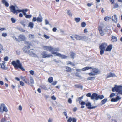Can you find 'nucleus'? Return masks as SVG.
Wrapping results in <instances>:
<instances>
[{
    "label": "nucleus",
    "mask_w": 122,
    "mask_h": 122,
    "mask_svg": "<svg viewBox=\"0 0 122 122\" xmlns=\"http://www.w3.org/2000/svg\"><path fill=\"white\" fill-rule=\"evenodd\" d=\"M98 100L99 99H102L104 97L103 95H98Z\"/></svg>",
    "instance_id": "nucleus-39"
},
{
    "label": "nucleus",
    "mask_w": 122,
    "mask_h": 122,
    "mask_svg": "<svg viewBox=\"0 0 122 122\" xmlns=\"http://www.w3.org/2000/svg\"><path fill=\"white\" fill-rule=\"evenodd\" d=\"M30 85L31 84V85H32L34 83V81L33 80V78L31 77H30Z\"/></svg>",
    "instance_id": "nucleus-31"
},
{
    "label": "nucleus",
    "mask_w": 122,
    "mask_h": 122,
    "mask_svg": "<svg viewBox=\"0 0 122 122\" xmlns=\"http://www.w3.org/2000/svg\"><path fill=\"white\" fill-rule=\"evenodd\" d=\"M80 103L81 105H84L85 104L84 102L82 101H80L79 102Z\"/></svg>",
    "instance_id": "nucleus-61"
},
{
    "label": "nucleus",
    "mask_w": 122,
    "mask_h": 122,
    "mask_svg": "<svg viewBox=\"0 0 122 122\" xmlns=\"http://www.w3.org/2000/svg\"><path fill=\"white\" fill-rule=\"evenodd\" d=\"M121 97L119 96H117L115 98H112L111 100V102H116L118 101L120 99Z\"/></svg>",
    "instance_id": "nucleus-23"
},
{
    "label": "nucleus",
    "mask_w": 122,
    "mask_h": 122,
    "mask_svg": "<svg viewBox=\"0 0 122 122\" xmlns=\"http://www.w3.org/2000/svg\"><path fill=\"white\" fill-rule=\"evenodd\" d=\"M107 46V43H103L99 46V48L100 50H103L105 51L106 47Z\"/></svg>",
    "instance_id": "nucleus-11"
},
{
    "label": "nucleus",
    "mask_w": 122,
    "mask_h": 122,
    "mask_svg": "<svg viewBox=\"0 0 122 122\" xmlns=\"http://www.w3.org/2000/svg\"><path fill=\"white\" fill-rule=\"evenodd\" d=\"M66 69L67 71L68 72H71V69L70 67H66Z\"/></svg>",
    "instance_id": "nucleus-46"
},
{
    "label": "nucleus",
    "mask_w": 122,
    "mask_h": 122,
    "mask_svg": "<svg viewBox=\"0 0 122 122\" xmlns=\"http://www.w3.org/2000/svg\"><path fill=\"white\" fill-rule=\"evenodd\" d=\"M111 19L114 23H117V18L116 14H114L111 17Z\"/></svg>",
    "instance_id": "nucleus-13"
},
{
    "label": "nucleus",
    "mask_w": 122,
    "mask_h": 122,
    "mask_svg": "<svg viewBox=\"0 0 122 122\" xmlns=\"http://www.w3.org/2000/svg\"><path fill=\"white\" fill-rule=\"evenodd\" d=\"M11 20L12 21V22L13 23H15L16 21V19H15L13 18H11Z\"/></svg>",
    "instance_id": "nucleus-45"
},
{
    "label": "nucleus",
    "mask_w": 122,
    "mask_h": 122,
    "mask_svg": "<svg viewBox=\"0 0 122 122\" xmlns=\"http://www.w3.org/2000/svg\"><path fill=\"white\" fill-rule=\"evenodd\" d=\"M111 40L113 42H116L117 41V38L115 36H112Z\"/></svg>",
    "instance_id": "nucleus-25"
},
{
    "label": "nucleus",
    "mask_w": 122,
    "mask_h": 122,
    "mask_svg": "<svg viewBox=\"0 0 122 122\" xmlns=\"http://www.w3.org/2000/svg\"><path fill=\"white\" fill-rule=\"evenodd\" d=\"M91 68H92V67L88 66L83 68L82 69V70L84 71H85L89 69H90Z\"/></svg>",
    "instance_id": "nucleus-29"
},
{
    "label": "nucleus",
    "mask_w": 122,
    "mask_h": 122,
    "mask_svg": "<svg viewBox=\"0 0 122 122\" xmlns=\"http://www.w3.org/2000/svg\"><path fill=\"white\" fill-rule=\"evenodd\" d=\"M92 68L90 69L92 70L91 71V72L87 74L89 76H95L99 73V71L98 69L96 68L92 67Z\"/></svg>",
    "instance_id": "nucleus-5"
},
{
    "label": "nucleus",
    "mask_w": 122,
    "mask_h": 122,
    "mask_svg": "<svg viewBox=\"0 0 122 122\" xmlns=\"http://www.w3.org/2000/svg\"><path fill=\"white\" fill-rule=\"evenodd\" d=\"M71 38L73 40H74V39H75L76 35H73L71 36H70Z\"/></svg>",
    "instance_id": "nucleus-47"
},
{
    "label": "nucleus",
    "mask_w": 122,
    "mask_h": 122,
    "mask_svg": "<svg viewBox=\"0 0 122 122\" xmlns=\"http://www.w3.org/2000/svg\"><path fill=\"white\" fill-rule=\"evenodd\" d=\"M95 77H91L87 78V80H94L95 79Z\"/></svg>",
    "instance_id": "nucleus-43"
},
{
    "label": "nucleus",
    "mask_w": 122,
    "mask_h": 122,
    "mask_svg": "<svg viewBox=\"0 0 122 122\" xmlns=\"http://www.w3.org/2000/svg\"><path fill=\"white\" fill-rule=\"evenodd\" d=\"M74 86L75 88H80L82 89L83 87L82 86L79 84L75 85Z\"/></svg>",
    "instance_id": "nucleus-32"
},
{
    "label": "nucleus",
    "mask_w": 122,
    "mask_h": 122,
    "mask_svg": "<svg viewBox=\"0 0 122 122\" xmlns=\"http://www.w3.org/2000/svg\"><path fill=\"white\" fill-rule=\"evenodd\" d=\"M57 56L60 57L62 59H66L68 57V56H66L65 55H62L60 53L57 54Z\"/></svg>",
    "instance_id": "nucleus-20"
},
{
    "label": "nucleus",
    "mask_w": 122,
    "mask_h": 122,
    "mask_svg": "<svg viewBox=\"0 0 122 122\" xmlns=\"http://www.w3.org/2000/svg\"><path fill=\"white\" fill-rule=\"evenodd\" d=\"M41 55L43 58H49L53 56L52 55L50 54H48L46 51L43 52L42 53Z\"/></svg>",
    "instance_id": "nucleus-9"
},
{
    "label": "nucleus",
    "mask_w": 122,
    "mask_h": 122,
    "mask_svg": "<svg viewBox=\"0 0 122 122\" xmlns=\"http://www.w3.org/2000/svg\"><path fill=\"white\" fill-rule=\"evenodd\" d=\"M48 81L50 83H51L53 81V78L52 77H50L48 79Z\"/></svg>",
    "instance_id": "nucleus-41"
},
{
    "label": "nucleus",
    "mask_w": 122,
    "mask_h": 122,
    "mask_svg": "<svg viewBox=\"0 0 122 122\" xmlns=\"http://www.w3.org/2000/svg\"><path fill=\"white\" fill-rule=\"evenodd\" d=\"M98 30L101 35L102 36H103L105 34L104 30H105V31H107V30L104 28L102 25H101L99 26L98 28Z\"/></svg>",
    "instance_id": "nucleus-7"
},
{
    "label": "nucleus",
    "mask_w": 122,
    "mask_h": 122,
    "mask_svg": "<svg viewBox=\"0 0 122 122\" xmlns=\"http://www.w3.org/2000/svg\"><path fill=\"white\" fill-rule=\"evenodd\" d=\"M20 78L27 84H30L29 82L28 81L27 79L26 78L25 76L23 77L22 76H21L20 77Z\"/></svg>",
    "instance_id": "nucleus-16"
},
{
    "label": "nucleus",
    "mask_w": 122,
    "mask_h": 122,
    "mask_svg": "<svg viewBox=\"0 0 122 122\" xmlns=\"http://www.w3.org/2000/svg\"><path fill=\"white\" fill-rule=\"evenodd\" d=\"M34 24L32 22H30L28 25V27H29L30 29H32L33 27Z\"/></svg>",
    "instance_id": "nucleus-27"
},
{
    "label": "nucleus",
    "mask_w": 122,
    "mask_h": 122,
    "mask_svg": "<svg viewBox=\"0 0 122 122\" xmlns=\"http://www.w3.org/2000/svg\"><path fill=\"white\" fill-rule=\"evenodd\" d=\"M11 64L15 68H19L23 71H25V69L22 67L21 63L20 62L19 60L13 61Z\"/></svg>",
    "instance_id": "nucleus-2"
},
{
    "label": "nucleus",
    "mask_w": 122,
    "mask_h": 122,
    "mask_svg": "<svg viewBox=\"0 0 122 122\" xmlns=\"http://www.w3.org/2000/svg\"><path fill=\"white\" fill-rule=\"evenodd\" d=\"M83 36H80L78 35H76L75 39L77 40H82Z\"/></svg>",
    "instance_id": "nucleus-24"
},
{
    "label": "nucleus",
    "mask_w": 122,
    "mask_h": 122,
    "mask_svg": "<svg viewBox=\"0 0 122 122\" xmlns=\"http://www.w3.org/2000/svg\"><path fill=\"white\" fill-rule=\"evenodd\" d=\"M28 37L29 39H31L34 38L35 37V36L34 35L30 34L28 35Z\"/></svg>",
    "instance_id": "nucleus-35"
},
{
    "label": "nucleus",
    "mask_w": 122,
    "mask_h": 122,
    "mask_svg": "<svg viewBox=\"0 0 122 122\" xmlns=\"http://www.w3.org/2000/svg\"><path fill=\"white\" fill-rule=\"evenodd\" d=\"M20 85L22 86H24L25 85L24 83L22 81H20Z\"/></svg>",
    "instance_id": "nucleus-51"
},
{
    "label": "nucleus",
    "mask_w": 122,
    "mask_h": 122,
    "mask_svg": "<svg viewBox=\"0 0 122 122\" xmlns=\"http://www.w3.org/2000/svg\"><path fill=\"white\" fill-rule=\"evenodd\" d=\"M74 20L77 23H78L80 22L81 20V19L79 17L75 18L74 19Z\"/></svg>",
    "instance_id": "nucleus-30"
},
{
    "label": "nucleus",
    "mask_w": 122,
    "mask_h": 122,
    "mask_svg": "<svg viewBox=\"0 0 122 122\" xmlns=\"http://www.w3.org/2000/svg\"><path fill=\"white\" fill-rule=\"evenodd\" d=\"M25 37L22 35H20L18 36V39L21 41H24L25 39Z\"/></svg>",
    "instance_id": "nucleus-21"
},
{
    "label": "nucleus",
    "mask_w": 122,
    "mask_h": 122,
    "mask_svg": "<svg viewBox=\"0 0 122 122\" xmlns=\"http://www.w3.org/2000/svg\"><path fill=\"white\" fill-rule=\"evenodd\" d=\"M68 102L70 104H71L72 103V100L71 98L68 99Z\"/></svg>",
    "instance_id": "nucleus-50"
},
{
    "label": "nucleus",
    "mask_w": 122,
    "mask_h": 122,
    "mask_svg": "<svg viewBox=\"0 0 122 122\" xmlns=\"http://www.w3.org/2000/svg\"><path fill=\"white\" fill-rule=\"evenodd\" d=\"M116 76L115 74L112 72H110L107 75V78H108L110 77H116Z\"/></svg>",
    "instance_id": "nucleus-17"
},
{
    "label": "nucleus",
    "mask_w": 122,
    "mask_h": 122,
    "mask_svg": "<svg viewBox=\"0 0 122 122\" xmlns=\"http://www.w3.org/2000/svg\"><path fill=\"white\" fill-rule=\"evenodd\" d=\"M70 56L71 58L73 59L75 57V54L74 53L71 52L70 53Z\"/></svg>",
    "instance_id": "nucleus-33"
},
{
    "label": "nucleus",
    "mask_w": 122,
    "mask_h": 122,
    "mask_svg": "<svg viewBox=\"0 0 122 122\" xmlns=\"http://www.w3.org/2000/svg\"><path fill=\"white\" fill-rule=\"evenodd\" d=\"M57 30V28L56 27L53 28L52 29V31H53L55 32Z\"/></svg>",
    "instance_id": "nucleus-62"
},
{
    "label": "nucleus",
    "mask_w": 122,
    "mask_h": 122,
    "mask_svg": "<svg viewBox=\"0 0 122 122\" xmlns=\"http://www.w3.org/2000/svg\"><path fill=\"white\" fill-rule=\"evenodd\" d=\"M110 17L107 16L105 17L104 20L106 21H108L111 19Z\"/></svg>",
    "instance_id": "nucleus-36"
},
{
    "label": "nucleus",
    "mask_w": 122,
    "mask_h": 122,
    "mask_svg": "<svg viewBox=\"0 0 122 122\" xmlns=\"http://www.w3.org/2000/svg\"><path fill=\"white\" fill-rule=\"evenodd\" d=\"M72 121L73 122H76V119L75 118H72Z\"/></svg>",
    "instance_id": "nucleus-64"
},
{
    "label": "nucleus",
    "mask_w": 122,
    "mask_h": 122,
    "mask_svg": "<svg viewBox=\"0 0 122 122\" xmlns=\"http://www.w3.org/2000/svg\"><path fill=\"white\" fill-rule=\"evenodd\" d=\"M115 95V94L114 93H112L110 96V97L112 98Z\"/></svg>",
    "instance_id": "nucleus-60"
},
{
    "label": "nucleus",
    "mask_w": 122,
    "mask_h": 122,
    "mask_svg": "<svg viewBox=\"0 0 122 122\" xmlns=\"http://www.w3.org/2000/svg\"><path fill=\"white\" fill-rule=\"evenodd\" d=\"M98 95L97 94L93 93L91 97V98L92 99L97 100H98Z\"/></svg>",
    "instance_id": "nucleus-18"
},
{
    "label": "nucleus",
    "mask_w": 122,
    "mask_h": 122,
    "mask_svg": "<svg viewBox=\"0 0 122 122\" xmlns=\"http://www.w3.org/2000/svg\"><path fill=\"white\" fill-rule=\"evenodd\" d=\"M43 36L47 39H49L50 38V37L49 36L45 34Z\"/></svg>",
    "instance_id": "nucleus-48"
},
{
    "label": "nucleus",
    "mask_w": 122,
    "mask_h": 122,
    "mask_svg": "<svg viewBox=\"0 0 122 122\" xmlns=\"http://www.w3.org/2000/svg\"><path fill=\"white\" fill-rule=\"evenodd\" d=\"M11 12L14 14H16L17 15L18 13L21 12L22 9L21 10L19 9L18 7L16 6H14L12 5L9 7Z\"/></svg>",
    "instance_id": "nucleus-4"
},
{
    "label": "nucleus",
    "mask_w": 122,
    "mask_h": 122,
    "mask_svg": "<svg viewBox=\"0 0 122 122\" xmlns=\"http://www.w3.org/2000/svg\"><path fill=\"white\" fill-rule=\"evenodd\" d=\"M18 109L20 111L22 110V106L20 105H19L18 106Z\"/></svg>",
    "instance_id": "nucleus-57"
},
{
    "label": "nucleus",
    "mask_w": 122,
    "mask_h": 122,
    "mask_svg": "<svg viewBox=\"0 0 122 122\" xmlns=\"http://www.w3.org/2000/svg\"><path fill=\"white\" fill-rule=\"evenodd\" d=\"M43 49L45 50L49 51L51 52V51L53 49V47L51 46H45L43 47Z\"/></svg>",
    "instance_id": "nucleus-12"
},
{
    "label": "nucleus",
    "mask_w": 122,
    "mask_h": 122,
    "mask_svg": "<svg viewBox=\"0 0 122 122\" xmlns=\"http://www.w3.org/2000/svg\"><path fill=\"white\" fill-rule=\"evenodd\" d=\"M8 59V57L7 56H6L4 58V60L5 61H7Z\"/></svg>",
    "instance_id": "nucleus-58"
},
{
    "label": "nucleus",
    "mask_w": 122,
    "mask_h": 122,
    "mask_svg": "<svg viewBox=\"0 0 122 122\" xmlns=\"http://www.w3.org/2000/svg\"><path fill=\"white\" fill-rule=\"evenodd\" d=\"M0 111L1 113H3L4 112H7L8 111L7 107L4 103H2L0 105Z\"/></svg>",
    "instance_id": "nucleus-6"
},
{
    "label": "nucleus",
    "mask_w": 122,
    "mask_h": 122,
    "mask_svg": "<svg viewBox=\"0 0 122 122\" xmlns=\"http://www.w3.org/2000/svg\"><path fill=\"white\" fill-rule=\"evenodd\" d=\"M86 106L88 108L90 109H92L95 108L96 107H93L89 102L86 103Z\"/></svg>",
    "instance_id": "nucleus-19"
},
{
    "label": "nucleus",
    "mask_w": 122,
    "mask_h": 122,
    "mask_svg": "<svg viewBox=\"0 0 122 122\" xmlns=\"http://www.w3.org/2000/svg\"><path fill=\"white\" fill-rule=\"evenodd\" d=\"M93 4L92 3H88L87 4V6L89 7H90Z\"/></svg>",
    "instance_id": "nucleus-63"
},
{
    "label": "nucleus",
    "mask_w": 122,
    "mask_h": 122,
    "mask_svg": "<svg viewBox=\"0 0 122 122\" xmlns=\"http://www.w3.org/2000/svg\"><path fill=\"white\" fill-rule=\"evenodd\" d=\"M45 24L46 25L48 24L49 23V22L48 21V20L46 19L45 20Z\"/></svg>",
    "instance_id": "nucleus-59"
},
{
    "label": "nucleus",
    "mask_w": 122,
    "mask_h": 122,
    "mask_svg": "<svg viewBox=\"0 0 122 122\" xmlns=\"http://www.w3.org/2000/svg\"><path fill=\"white\" fill-rule=\"evenodd\" d=\"M41 87L43 89L45 90H48V89H49V88L48 89L47 87L44 86H41Z\"/></svg>",
    "instance_id": "nucleus-44"
},
{
    "label": "nucleus",
    "mask_w": 122,
    "mask_h": 122,
    "mask_svg": "<svg viewBox=\"0 0 122 122\" xmlns=\"http://www.w3.org/2000/svg\"><path fill=\"white\" fill-rule=\"evenodd\" d=\"M19 30L20 31L24 32H25V31H26L25 30H23V29L21 28H19Z\"/></svg>",
    "instance_id": "nucleus-56"
},
{
    "label": "nucleus",
    "mask_w": 122,
    "mask_h": 122,
    "mask_svg": "<svg viewBox=\"0 0 122 122\" xmlns=\"http://www.w3.org/2000/svg\"><path fill=\"white\" fill-rule=\"evenodd\" d=\"M43 18L41 16L38 17H34L33 18L32 21L33 22H35L37 21L39 22H41L42 21Z\"/></svg>",
    "instance_id": "nucleus-8"
},
{
    "label": "nucleus",
    "mask_w": 122,
    "mask_h": 122,
    "mask_svg": "<svg viewBox=\"0 0 122 122\" xmlns=\"http://www.w3.org/2000/svg\"><path fill=\"white\" fill-rule=\"evenodd\" d=\"M67 13L68 15L70 17H71L72 16V14L69 10H68L67 11Z\"/></svg>",
    "instance_id": "nucleus-34"
},
{
    "label": "nucleus",
    "mask_w": 122,
    "mask_h": 122,
    "mask_svg": "<svg viewBox=\"0 0 122 122\" xmlns=\"http://www.w3.org/2000/svg\"><path fill=\"white\" fill-rule=\"evenodd\" d=\"M119 7L118 4V3H117L114 4V8H116Z\"/></svg>",
    "instance_id": "nucleus-38"
},
{
    "label": "nucleus",
    "mask_w": 122,
    "mask_h": 122,
    "mask_svg": "<svg viewBox=\"0 0 122 122\" xmlns=\"http://www.w3.org/2000/svg\"><path fill=\"white\" fill-rule=\"evenodd\" d=\"M100 51V53L101 55H103L104 54V51L103 50H101Z\"/></svg>",
    "instance_id": "nucleus-55"
},
{
    "label": "nucleus",
    "mask_w": 122,
    "mask_h": 122,
    "mask_svg": "<svg viewBox=\"0 0 122 122\" xmlns=\"http://www.w3.org/2000/svg\"><path fill=\"white\" fill-rule=\"evenodd\" d=\"M67 64H70L73 66H75V64L74 63L70 61L68 62L67 63Z\"/></svg>",
    "instance_id": "nucleus-49"
},
{
    "label": "nucleus",
    "mask_w": 122,
    "mask_h": 122,
    "mask_svg": "<svg viewBox=\"0 0 122 122\" xmlns=\"http://www.w3.org/2000/svg\"><path fill=\"white\" fill-rule=\"evenodd\" d=\"M2 3L4 4L6 7H8L9 4L5 0H3L2 1Z\"/></svg>",
    "instance_id": "nucleus-28"
},
{
    "label": "nucleus",
    "mask_w": 122,
    "mask_h": 122,
    "mask_svg": "<svg viewBox=\"0 0 122 122\" xmlns=\"http://www.w3.org/2000/svg\"><path fill=\"white\" fill-rule=\"evenodd\" d=\"M81 25L82 27H84L86 26V24L85 22H83L81 23Z\"/></svg>",
    "instance_id": "nucleus-40"
},
{
    "label": "nucleus",
    "mask_w": 122,
    "mask_h": 122,
    "mask_svg": "<svg viewBox=\"0 0 122 122\" xmlns=\"http://www.w3.org/2000/svg\"><path fill=\"white\" fill-rule=\"evenodd\" d=\"M112 92L116 91L118 95H122V85H115V87L112 88Z\"/></svg>",
    "instance_id": "nucleus-1"
},
{
    "label": "nucleus",
    "mask_w": 122,
    "mask_h": 122,
    "mask_svg": "<svg viewBox=\"0 0 122 122\" xmlns=\"http://www.w3.org/2000/svg\"><path fill=\"white\" fill-rule=\"evenodd\" d=\"M5 62L4 61H3L2 63L0 64V65L1 66V68L3 69H4L5 68Z\"/></svg>",
    "instance_id": "nucleus-26"
},
{
    "label": "nucleus",
    "mask_w": 122,
    "mask_h": 122,
    "mask_svg": "<svg viewBox=\"0 0 122 122\" xmlns=\"http://www.w3.org/2000/svg\"><path fill=\"white\" fill-rule=\"evenodd\" d=\"M25 46L23 48L24 52L25 53L29 54L30 55L32 56L34 54L32 52H30V51L28 49L30 48V46H31L30 43L29 42H25Z\"/></svg>",
    "instance_id": "nucleus-3"
},
{
    "label": "nucleus",
    "mask_w": 122,
    "mask_h": 122,
    "mask_svg": "<svg viewBox=\"0 0 122 122\" xmlns=\"http://www.w3.org/2000/svg\"><path fill=\"white\" fill-rule=\"evenodd\" d=\"M3 50V47L2 45L0 43V54L1 53V51Z\"/></svg>",
    "instance_id": "nucleus-42"
},
{
    "label": "nucleus",
    "mask_w": 122,
    "mask_h": 122,
    "mask_svg": "<svg viewBox=\"0 0 122 122\" xmlns=\"http://www.w3.org/2000/svg\"><path fill=\"white\" fill-rule=\"evenodd\" d=\"M28 11V10L27 9H22V10L21 12H22L24 16L27 18H30L32 16V15H28L26 14V12Z\"/></svg>",
    "instance_id": "nucleus-10"
},
{
    "label": "nucleus",
    "mask_w": 122,
    "mask_h": 122,
    "mask_svg": "<svg viewBox=\"0 0 122 122\" xmlns=\"http://www.w3.org/2000/svg\"><path fill=\"white\" fill-rule=\"evenodd\" d=\"M72 118L71 117L69 118L67 120V122H71L72 121Z\"/></svg>",
    "instance_id": "nucleus-54"
},
{
    "label": "nucleus",
    "mask_w": 122,
    "mask_h": 122,
    "mask_svg": "<svg viewBox=\"0 0 122 122\" xmlns=\"http://www.w3.org/2000/svg\"><path fill=\"white\" fill-rule=\"evenodd\" d=\"M113 48V46L112 44H110L106 47L105 51L110 52L111 51Z\"/></svg>",
    "instance_id": "nucleus-14"
},
{
    "label": "nucleus",
    "mask_w": 122,
    "mask_h": 122,
    "mask_svg": "<svg viewBox=\"0 0 122 122\" xmlns=\"http://www.w3.org/2000/svg\"><path fill=\"white\" fill-rule=\"evenodd\" d=\"M29 72L30 74L32 75H33L34 73V71L32 70L30 71Z\"/></svg>",
    "instance_id": "nucleus-53"
},
{
    "label": "nucleus",
    "mask_w": 122,
    "mask_h": 122,
    "mask_svg": "<svg viewBox=\"0 0 122 122\" xmlns=\"http://www.w3.org/2000/svg\"><path fill=\"white\" fill-rule=\"evenodd\" d=\"M82 40L85 41L87 42H89L91 41V39L90 38L84 36H83Z\"/></svg>",
    "instance_id": "nucleus-22"
},
{
    "label": "nucleus",
    "mask_w": 122,
    "mask_h": 122,
    "mask_svg": "<svg viewBox=\"0 0 122 122\" xmlns=\"http://www.w3.org/2000/svg\"><path fill=\"white\" fill-rule=\"evenodd\" d=\"M59 49L58 48H53V49L51 51V53L52 54H55V55L54 56H57V54L59 53L55 52L58 51H59Z\"/></svg>",
    "instance_id": "nucleus-15"
},
{
    "label": "nucleus",
    "mask_w": 122,
    "mask_h": 122,
    "mask_svg": "<svg viewBox=\"0 0 122 122\" xmlns=\"http://www.w3.org/2000/svg\"><path fill=\"white\" fill-rule=\"evenodd\" d=\"M7 34L6 33H3L2 34V36L4 37H5L7 36Z\"/></svg>",
    "instance_id": "nucleus-52"
},
{
    "label": "nucleus",
    "mask_w": 122,
    "mask_h": 122,
    "mask_svg": "<svg viewBox=\"0 0 122 122\" xmlns=\"http://www.w3.org/2000/svg\"><path fill=\"white\" fill-rule=\"evenodd\" d=\"M107 99H104L101 101V103L102 105L104 104L107 101Z\"/></svg>",
    "instance_id": "nucleus-37"
}]
</instances>
